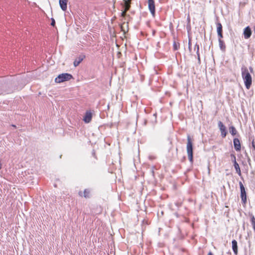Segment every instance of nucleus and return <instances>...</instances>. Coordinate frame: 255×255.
Returning a JSON list of instances; mask_svg holds the SVG:
<instances>
[{
	"label": "nucleus",
	"instance_id": "obj_4",
	"mask_svg": "<svg viewBox=\"0 0 255 255\" xmlns=\"http://www.w3.org/2000/svg\"><path fill=\"white\" fill-rule=\"evenodd\" d=\"M239 186L241 190L242 202L243 204H246L247 203V194L244 186L241 181L239 182Z\"/></svg>",
	"mask_w": 255,
	"mask_h": 255
},
{
	"label": "nucleus",
	"instance_id": "obj_15",
	"mask_svg": "<svg viewBox=\"0 0 255 255\" xmlns=\"http://www.w3.org/2000/svg\"><path fill=\"white\" fill-rule=\"evenodd\" d=\"M229 131L231 134L233 135H236L237 133V131L234 126H231L229 128Z\"/></svg>",
	"mask_w": 255,
	"mask_h": 255
},
{
	"label": "nucleus",
	"instance_id": "obj_27",
	"mask_svg": "<svg viewBox=\"0 0 255 255\" xmlns=\"http://www.w3.org/2000/svg\"><path fill=\"white\" fill-rule=\"evenodd\" d=\"M191 47V43L190 40H189L188 42V48H189V50H190Z\"/></svg>",
	"mask_w": 255,
	"mask_h": 255
},
{
	"label": "nucleus",
	"instance_id": "obj_8",
	"mask_svg": "<svg viewBox=\"0 0 255 255\" xmlns=\"http://www.w3.org/2000/svg\"><path fill=\"white\" fill-rule=\"evenodd\" d=\"M233 143H234V148L237 151H240L241 146V143L240 140L237 138H235L233 139Z\"/></svg>",
	"mask_w": 255,
	"mask_h": 255
},
{
	"label": "nucleus",
	"instance_id": "obj_12",
	"mask_svg": "<svg viewBox=\"0 0 255 255\" xmlns=\"http://www.w3.org/2000/svg\"><path fill=\"white\" fill-rule=\"evenodd\" d=\"M84 56H80L78 58L76 59L74 61L73 64L75 67L78 66L79 64L83 61Z\"/></svg>",
	"mask_w": 255,
	"mask_h": 255
},
{
	"label": "nucleus",
	"instance_id": "obj_16",
	"mask_svg": "<svg viewBox=\"0 0 255 255\" xmlns=\"http://www.w3.org/2000/svg\"><path fill=\"white\" fill-rule=\"evenodd\" d=\"M195 48H196V54L198 57V62H200V54H199V46L198 44H196L195 45Z\"/></svg>",
	"mask_w": 255,
	"mask_h": 255
},
{
	"label": "nucleus",
	"instance_id": "obj_32",
	"mask_svg": "<svg viewBox=\"0 0 255 255\" xmlns=\"http://www.w3.org/2000/svg\"><path fill=\"white\" fill-rule=\"evenodd\" d=\"M13 127H15V126L12 125Z\"/></svg>",
	"mask_w": 255,
	"mask_h": 255
},
{
	"label": "nucleus",
	"instance_id": "obj_28",
	"mask_svg": "<svg viewBox=\"0 0 255 255\" xmlns=\"http://www.w3.org/2000/svg\"><path fill=\"white\" fill-rule=\"evenodd\" d=\"M249 69H250V70L251 71V72H253V68L252 67H250Z\"/></svg>",
	"mask_w": 255,
	"mask_h": 255
},
{
	"label": "nucleus",
	"instance_id": "obj_14",
	"mask_svg": "<svg viewBox=\"0 0 255 255\" xmlns=\"http://www.w3.org/2000/svg\"><path fill=\"white\" fill-rule=\"evenodd\" d=\"M219 40V46L222 51H224L226 49V46L224 43V41L222 39H218Z\"/></svg>",
	"mask_w": 255,
	"mask_h": 255
},
{
	"label": "nucleus",
	"instance_id": "obj_25",
	"mask_svg": "<svg viewBox=\"0 0 255 255\" xmlns=\"http://www.w3.org/2000/svg\"><path fill=\"white\" fill-rule=\"evenodd\" d=\"M231 157H234V160H233L234 164H235V160H236V156L234 154H231Z\"/></svg>",
	"mask_w": 255,
	"mask_h": 255
},
{
	"label": "nucleus",
	"instance_id": "obj_10",
	"mask_svg": "<svg viewBox=\"0 0 255 255\" xmlns=\"http://www.w3.org/2000/svg\"><path fill=\"white\" fill-rule=\"evenodd\" d=\"M68 0H59V4L61 8L65 11L67 9Z\"/></svg>",
	"mask_w": 255,
	"mask_h": 255
},
{
	"label": "nucleus",
	"instance_id": "obj_19",
	"mask_svg": "<svg viewBox=\"0 0 255 255\" xmlns=\"http://www.w3.org/2000/svg\"><path fill=\"white\" fill-rule=\"evenodd\" d=\"M125 1V11H128L130 8V4L126 0H124Z\"/></svg>",
	"mask_w": 255,
	"mask_h": 255
},
{
	"label": "nucleus",
	"instance_id": "obj_21",
	"mask_svg": "<svg viewBox=\"0 0 255 255\" xmlns=\"http://www.w3.org/2000/svg\"><path fill=\"white\" fill-rule=\"evenodd\" d=\"M90 191L87 189H85L84 191V196L85 198H88L89 197Z\"/></svg>",
	"mask_w": 255,
	"mask_h": 255
},
{
	"label": "nucleus",
	"instance_id": "obj_7",
	"mask_svg": "<svg viewBox=\"0 0 255 255\" xmlns=\"http://www.w3.org/2000/svg\"><path fill=\"white\" fill-rule=\"evenodd\" d=\"M92 118V114L91 111H86L85 116L83 117V121L85 123H89Z\"/></svg>",
	"mask_w": 255,
	"mask_h": 255
},
{
	"label": "nucleus",
	"instance_id": "obj_23",
	"mask_svg": "<svg viewBox=\"0 0 255 255\" xmlns=\"http://www.w3.org/2000/svg\"><path fill=\"white\" fill-rule=\"evenodd\" d=\"M252 148L254 149V150H255V141L254 140H253L252 142Z\"/></svg>",
	"mask_w": 255,
	"mask_h": 255
},
{
	"label": "nucleus",
	"instance_id": "obj_11",
	"mask_svg": "<svg viewBox=\"0 0 255 255\" xmlns=\"http://www.w3.org/2000/svg\"><path fill=\"white\" fill-rule=\"evenodd\" d=\"M232 249L235 255H237L238 254V243L237 242L234 240L232 241Z\"/></svg>",
	"mask_w": 255,
	"mask_h": 255
},
{
	"label": "nucleus",
	"instance_id": "obj_30",
	"mask_svg": "<svg viewBox=\"0 0 255 255\" xmlns=\"http://www.w3.org/2000/svg\"><path fill=\"white\" fill-rule=\"evenodd\" d=\"M79 194L80 195H81V191L79 192Z\"/></svg>",
	"mask_w": 255,
	"mask_h": 255
},
{
	"label": "nucleus",
	"instance_id": "obj_29",
	"mask_svg": "<svg viewBox=\"0 0 255 255\" xmlns=\"http://www.w3.org/2000/svg\"><path fill=\"white\" fill-rule=\"evenodd\" d=\"M208 255H213V254L211 253V252H209L208 254Z\"/></svg>",
	"mask_w": 255,
	"mask_h": 255
},
{
	"label": "nucleus",
	"instance_id": "obj_5",
	"mask_svg": "<svg viewBox=\"0 0 255 255\" xmlns=\"http://www.w3.org/2000/svg\"><path fill=\"white\" fill-rule=\"evenodd\" d=\"M148 6L152 15L154 16L155 15V4L154 0H148Z\"/></svg>",
	"mask_w": 255,
	"mask_h": 255
},
{
	"label": "nucleus",
	"instance_id": "obj_17",
	"mask_svg": "<svg viewBox=\"0 0 255 255\" xmlns=\"http://www.w3.org/2000/svg\"><path fill=\"white\" fill-rule=\"evenodd\" d=\"M251 221L253 226V229L255 232V217L253 215H251Z\"/></svg>",
	"mask_w": 255,
	"mask_h": 255
},
{
	"label": "nucleus",
	"instance_id": "obj_26",
	"mask_svg": "<svg viewBox=\"0 0 255 255\" xmlns=\"http://www.w3.org/2000/svg\"><path fill=\"white\" fill-rule=\"evenodd\" d=\"M126 12H127V11H125V10L123 11L121 13V16L123 17H125L126 15Z\"/></svg>",
	"mask_w": 255,
	"mask_h": 255
},
{
	"label": "nucleus",
	"instance_id": "obj_1",
	"mask_svg": "<svg viewBox=\"0 0 255 255\" xmlns=\"http://www.w3.org/2000/svg\"><path fill=\"white\" fill-rule=\"evenodd\" d=\"M241 74L246 88L249 89L252 84V78L247 67L245 66L242 67Z\"/></svg>",
	"mask_w": 255,
	"mask_h": 255
},
{
	"label": "nucleus",
	"instance_id": "obj_6",
	"mask_svg": "<svg viewBox=\"0 0 255 255\" xmlns=\"http://www.w3.org/2000/svg\"><path fill=\"white\" fill-rule=\"evenodd\" d=\"M218 127L221 131V136L223 137H225L227 134L226 128L222 123V122L219 121L218 122Z\"/></svg>",
	"mask_w": 255,
	"mask_h": 255
},
{
	"label": "nucleus",
	"instance_id": "obj_20",
	"mask_svg": "<svg viewBox=\"0 0 255 255\" xmlns=\"http://www.w3.org/2000/svg\"><path fill=\"white\" fill-rule=\"evenodd\" d=\"M180 46V44L178 42H174L173 44V49L174 50H177Z\"/></svg>",
	"mask_w": 255,
	"mask_h": 255
},
{
	"label": "nucleus",
	"instance_id": "obj_18",
	"mask_svg": "<svg viewBox=\"0 0 255 255\" xmlns=\"http://www.w3.org/2000/svg\"><path fill=\"white\" fill-rule=\"evenodd\" d=\"M217 33L222 32V25L221 23L218 22L217 23Z\"/></svg>",
	"mask_w": 255,
	"mask_h": 255
},
{
	"label": "nucleus",
	"instance_id": "obj_3",
	"mask_svg": "<svg viewBox=\"0 0 255 255\" xmlns=\"http://www.w3.org/2000/svg\"><path fill=\"white\" fill-rule=\"evenodd\" d=\"M73 76L69 73H62L59 74L55 79V82L57 83H60L65 81H69L72 79Z\"/></svg>",
	"mask_w": 255,
	"mask_h": 255
},
{
	"label": "nucleus",
	"instance_id": "obj_9",
	"mask_svg": "<svg viewBox=\"0 0 255 255\" xmlns=\"http://www.w3.org/2000/svg\"><path fill=\"white\" fill-rule=\"evenodd\" d=\"M252 34V31L249 26L246 27L244 30V35L245 39L249 38Z\"/></svg>",
	"mask_w": 255,
	"mask_h": 255
},
{
	"label": "nucleus",
	"instance_id": "obj_2",
	"mask_svg": "<svg viewBox=\"0 0 255 255\" xmlns=\"http://www.w3.org/2000/svg\"><path fill=\"white\" fill-rule=\"evenodd\" d=\"M187 153L189 160L191 162H193V145L190 136H187Z\"/></svg>",
	"mask_w": 255,
	"mask_h": 255
},
{
	"label": "nucleus",
	"instance_id": "obj_24",
	"mask_svg": "<svg viewBox=\"0 0 255 255\" xmlns=\"http://www.w3.org/2000/svg\"><path fill=\"white\" fill-rule=\"evenodd\" d=\"M218 36L219 37V39H221L222 38H223V34H222V33H218Z\"/></svg>",
	"mask_w": 255,
	"mask_h": 255
},
{
	"label": "nucleus",
	"instance_id": "obj_13",
	"mask_svg": "<svg viewBox=\"0 0 255 255\" xmlns=\"http://www.w3.org/2000/svg\"><path fill=\"white\" fill-rule=\"evenodd\" d=\"M234 167L236 169V172L239 176L241 175V171L239 164L235 160V164H234Z\"/></svg>",
	"mask_w": 255,
	"mask_h": 255
},
{
	"label": "nucleus",
	"instance_id": "obj_31",
	"mask_svg": "<svg viewBox=\"0 0 255 255\" xmlns=\"http://www.w3.org/2000/svg\"><path fill=\"white\" fill-rule=\"evenodd\" d=\"M1 163H0V169H1Z\"/></svg>",
	"mask_w": 255,
	"mask_h": 255
},
{
	"label": "nucleus",
	"instance_id": "obj_22",
	"mask_svg": "<svg viewBox=\"0 0 255 255\" xmlns=\"http://www.w3.org/2000/svg\"><path fill=\"white\" fill-rule=\"evenodd\" d=\"M51 25L53 26H54L55 24V20L53 18H51Z\"/></svg>",
	"mask_w": 255,
	"mask_h": 255
}]
</instances>
